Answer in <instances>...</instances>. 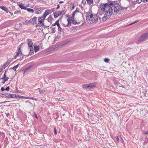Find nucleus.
Segmentation results:
<instances>
[{"instance_id":"17","label":"nucleus","mask_w":148,"mask_h":148,"mask_svg":"<svg viewBox=\"0 0 148 148\" xmlns=\"http://www.w3.org/2000/svg\"><path fill=\"white\" fill-rule=\"evenodd\" d=\"M26 10L29 13H34V9L29 8H27Z\"/></svg>"},{"instance_id":"6","label":"nucleus","mask_w":148,"mask_h":148,"mask_svg":"<svg viewBox=\"0 0 148 148\" xmlns=\"http://www.w3.org/2000/svg\"><path fill=\"white\" fill-rule=\"evenodd\" d=\"M147 39H148V33L143 34L140 37L138 38V42H141Z\"/></svg>"},{"instance_id":"37","label":"nucleus","mask_w":148,"mask_h":148,"mask_svg":"<svg viewBox=\"0 0 148 148\" xmlns=\"http://www.w3.org/2000/svg\"><path fill=\"white\" fill-rule=\"evenodd\" d=\"M63 25L64 26V27H69L70 26H71V25H68V23L67 25L66 24L65 25V24H63Z\"/></svg>"},{"instance_id":"18","label":"nucleus","mask_w":148,"mask_h":148,"mask_svg":"<svg viewBox=\"0 0 148 148\" xmlns=\"http://www.w3.org/2000/svg\"><path fill=\"white\" fill-rule=\"evenodd\" d=\"M0 8L6 12L7 13H8V9L5 8V6H0Z\"/></svg>"},{"instance_id":"38","label":"nucleus","mask_w":148,"mask_h":148,"mask_svg":"<svg viewBox=\"0 0 148 148\" xmlns=\"http://www.w3.org/2000/svg\"><path fill=\"white\" fill-rule=\"evenodd\" d=\"M9 86H8L5 89V90H7V91H8L9 90Z\"/></svg>"},{"instance_id":"9","label":"nucleus","mask_w":148,"mask_h":148,"mask_svg":"<svg viewBox=\"0 0 148 148\" xmlns=\"http://www.w3.org/2000/svg\"><path fill=\"white\" fill-rule=\"evenodd\" d=\"M94 14H92L90 12H88L86 14V19L87 22L92 18Z\"/></svg>"},{"instance_id":"16","label":"nucleus","mask_w":148,"mask_h":148,"mask_svg":"<svg viewBox=\"0 0 148 148\" xmlns=\"http://www.w3.org/2000/svg\"><path fill=\"white\" fill-rule=\"evenodd\" d=\"M5 97L8 98H11L13 97L14 95L13 94H9L6 93L5 95Z\"/></svg>"},{"instance_id":"12","label":"nucleus","mask_w":148,"mask_h":148,"mask_svg":"<svg viewBox=\"0 0 148 148\" xmlns=\"http://www.w3.org/2000/svg\"><path fill=\"white\" fill-rule=\"evenodd\" d=\"M6 71L4 72V74L3 77L1 78V79H3V82H2V83L3 84H4L5 82L7 81L9 79V77H6Z\"/></svg>"},{"instance_id":"50","label":"nucleus","mask_w":148,"mask_h":148,"mask_svg":"<svg viewBox=\"0 0 148 148\" xmlns=\"http://www.w3.org/2000/svg\"><path fill=\"white\" fill-rule=\"evenodd\" d=\"M121 87H123V88H125L124 86H121Z\"/></svg>"},{"instance_id":"22","label":"nucleus","mask_w":148,"mask_h":148,"mask_svg":"<svg viewBox=\"0 0 148 148\" xmlns=\"http://www.w3.org/2000/svg\"><path fill=\"white\" fill-rule=\"evenodd\" d=\"M32 66H30L27 67L26 68H25L23 70V71L24 72H26L30 68H31Z\"/></svg>"},{"instance_id":"11","label":"nucleus","mask_w":148,"mask_h":148,"mask_svg":"<svg viewBox=\"0 0 148 148\" xmlns=\"http://www.w3.org/2000/svg\"><path fill=\"white\" fill-rule=\"evenodd\" d=\"M59 20H58L56 21L55 23L52 24V26H54L55 25H57L58 27V31L60 32L61 31V28L60 27V24L59 23Z\"/></svg>"},{"instance_id":"29","label":"nucleus","mask_w":148,"mask_h":148,"mask_svg":"<svg viewBox=\"0 0 148 148\" xmlns=\"http://www.w3.org/2000/svg\"><path fill=\"white\" fill-rule=\"evenodd\" d=\"M19 66V64H17V65L14 66L13 67L12 69L14 71H16V69Z\"/></svg>"},{"instance_id":"30","label":"nucleus","mask_w":148,"mask_h":148,"mask_svg":"<svg viewBox=\"0 0 148 148\" xmlns=\"http://www.w3.org/2000/svg\"><path fill=\"white\" fill-rule=\"evenodd\" d=\"M39 90V91L40 93H42L44 92H45V90H42L40 88H38V89Z\"/></svg>"},{"instance_id":"51","label":"nucleus","mask_w":148,"mask_h":148,"mask_svg":"<svg viewBox=\"0 0 148 148\" xmlns=\"http://www.w3.org/2000/svg\"><path fill=\"white\" fill-rule=\"evenodd\" d=\"M5 102V101H4V102H0V103H4V102Z\"/></svg>"},{"instance_id":"24","label":"nucleus","mask_w":148,"mask_h":148,"mask_svg":"<svg viewBox=\"0 0 148 148\" xmlns=\"http://www.w3.org/2000/svg\"><path fill=\"white\" fill-rule=\"evenodd\" d=\"M82 87L84 88H89L88 84H84L82 85Z\"/></svg>"},{"instance_id":"13","label":"nucleus","mask_w":148,"mask_h":148,"mask_svg":"<svg viewBox=\"0 0 148 148\" xmlns=\"http://www.w3.org/2000/svg\"><path fill=\"white\" fill-rule=\"evenodd\" d=\"M34 9L35 11V13L37 14H38L40 13V11L41 10L40 8L36 6L34 7Z\"/></svg>"},{"instance_id":"36","label":"nucleus","mask_w":148,"mask_h":148,"mask_svg":"<svg viewBox=\"0 0 148 148\" xmlns=\"http://www.w3.org/2000/svg\"><path fill=\"white\" fill-rule=\"evenodd\" d=\"M54 134L55 135H56L57 134V132L56 130V128H54Z\"/></svg>"},{"instance_id":"52","label":"nucleus","mask_w":148,"mask_h":148,"mask_svg":"<svg viewBox=\"0 0 148 148\" xmlns=\"http://www.w3.org/2000/svg\"><path fill=\"white\" fill-rule=\"evenodd\" d=\"M146 1H148V0H145Z\"/></svg>"},{"instance_id":"46","label":"nucleus","mask_w":148,"mask_h":148,"mask_svg":"<svg viewBox=\"0 0 148 148\" xmlns=\"http://www.w3.org/2000/svg\"><path fill=\"white\" fill-rule=\"evenodd\" d=\"M63 3V1H60V2H59V3Z\"/></svg>"},{"instance_id":"10","label":"nucleus","mask_w":148,"mask_h":148,"mask_svg":"<svg viewBox=\"0 0 148 148\" xmlns=\"http://www.w3.org/2000/svg\"><path fill=\"white\" fill-rule=\"evenodd\" d=\"M50 13V11L49 10H46L44 12L43 16H42L43 17V18L45 19L46 17Z\"/></svg>"},{"instance_id":"15","label":"nucleus","mask_w":148,"mask_h":148,"mask_svg":"<svg viewBox=\"0 0 148 148\" xmlns=\"http://www.w3.org/2000/svg\"><path fill=\"white\" fill-rule=\"evenodd\" d=\"M53 14L54 15V17L55 18H56L60 15L59 11H56L55 12H54Z\"/></svg>"},{"instance_id":"14","label":"nucleus","mask_w":148,"mask_h":148,"mask_svg":"<svg viewBox=\"0 0 148 148\" xmlns=\"http://www.w3.org/2000/svg\"><path fill=\"white\" fill-rule=\"evenodd\" d=\"M37 17L36 16L34 17L32 19L30 20V21L32 22L34 24H36L37 23Z\"/></svg>"},{"instance_id":"39","label":"nucleus","mask_w":148,"mask_h":148,"mask_svg":"<svg viewBox=\"0 0 148 148\" xmlns=\"http://www.w3.org/2000/svg\"><path fill=\"white\" fill-rule=\"evenodd\" d=\"M60 6L59 4L57 5V7L56 8V9L58 10L60 8Z\"/></svg>"},{"instance_id":"44","label":"nucleus","mask_w":148,"mask_h":148,"mask_svg":"<svg viewBox=\"0 0 148 148\" xmlns=\"http://www.w3.org/2000/svg\"><path fill=\"white\" fill-rule=\"evenodd\" d=\"M34 115H35V117L36 119H38L37 116V115L35 113L34 114Z\"/></svg>"},{"instance_id":"28","label":"nucleus","mask_w":148,"mask_h":148,"mask_svg":"<svg viewBox=\"0 0 148 148\" xmlns=\"http://www.w3.org/2000/svg\"><path fill=\"white\" fill-rule=\"evenodd\" d=\"M17 52L18 53H19V54H20L22 55H23V53H22V51L20 47H18V51Z\"/></svg>"},{"instance_id":"33","label":"nucleus","mask_w":148,"mask_h":148,"mask_svg":"<svg viewBox=\"0 0 148 148\" xmlns=\"http://www.w3.org/2000/svg\"><path fill=\"white\" fill-rule=\"evenodd\" d=\"M104 61L108 63L109 61V60L108 58H105Z\"/></svg>"},{"instance_id":"25","label":"nucleus","mask_w":148,"mask_h":148,"mask_svg":"<svg viewBox=\"0 0 148 148\" xmlns=\"http://www.w3.org/2000/svg\"><path fill=\"white\" fill-rule=\"evenodd\" d=\"M87 3L89 4L90 5L93 3V0H86Z\"/></svg>"},{"instance_id":"19","label":"nucleus","mask_w":148,"mask_h":148,"mask_svg":"<svg viewBox=\"0 0 148 148\" xmlns=\"http://www.w3.org/2000/svg\"><path fill=\"white\" fill-rule=\"evenodd\" d=\"M96 85V83L95 82L91 83L90 84H89L88 85H89V88H92V87L95 86Z\"/></svg>"},{"instance_id":"31","label":"nucleus","mask_w":148,"mask_h":148,"mask_svg":"<svg viewBox=\"0 0 148 148\" xmlns=\"http://www.w3.org/2000/svg\"><path fill=\"white\" fill-rule=\"evenodd\" d=\"M19 97L20 98H25L26 99H28L29 98V97H24L23 96H19Z\"/></svg>"},{"instance_id":"2","label":"nucleus","mask_w":148,"mask_h":148,"mask_svg":"<svg viewBox=\"0 0 148 148\" xmlns=\"http://www.w3.org/2000/svg\"><path fill=\"white\" fill-rule=\"evenodd\" d=\"M79 12V9L77 8L76 10L73 12L72 17L71 18L68 17V18L67 19V21L68 22V25H71V23L74 25L77 24V22L74 19V17L75 15L77 13Z\"/></svg>"},{"instance_id":"41","label":"nucleus","mask_w":148,"mask_h":148,"mask_svg":"<svg viewBox=\"0 0 148 148\" xmlns=\"http://www.w3.org/2000/svg\"><path fill=\"white\" fill-rule=\"evenodd\" d=\"M5 89H4L3 87H2L1 88V90L2 91H3L4 90H5Z\"/></svg>"},{"instance_id":"32","label":"nucleus","mask_w":148,"mask_h":148,"mask_svg":"<svg viewBox=\"0 0 148 148\" xmlns=\"http://www.w3.org/2000/svg\"><path fill=\"white\" fill-rule=\"evenodd\" d=\"M56 30L55 28H52L51 30V32L53 33L55 32Z\"/></svg>"},{"instance_id":"5","label":"nucleus","mask_w":148,"mask_h":148,"mask_svg":"<svg viewBox=\"0 0 148 148\" xmlns=\"http://www.w3.org/2000/svg\"><path fill=\"white\" fill-rule=\"evenodd\" d=\"M98 19L99 20H101V18L98 17L96 14H94L92 18H91L89 21L87 22L88 23H96L98 21Z\"/></svg>"},{"instance_id":"42","label":"nucleus","mask_w":148,"mask_h":148,"mask_svg":"<svg viewBox=\"0 0 148 148\" xmlns=\"http://www.w3.org/2000/svg\"><path fill=\"white\" fill-rule=\"evenodd\" d=\"M143 91L144 92V94H145V93L146 92V91L145 89H143Z\"/></svg>"},{"instance_id":"49","label":"nucleus","mask_w":148,"mask_h":148,"mask_svg":"<svg viewBox=\"0 0 148 148\" xmlns=\"http://www.w3.org/2000/svg\"><path fill=\"white\" fill-rule=\"evenodd\" d=\"M34 100L36 101H37V99H34Z\"/></svg>"},{"instance_id":"23","label":"nucleus","mask_w":148,"mask_h":148,"mask_svg":"<svg viewBox=\"0 0 148 148\" xmlns=\"http://www.w3.org/2000/svg\"><path fill=\"white\" fill-rule=\"evenodd\" d=\"M70 7H71V10H73L75 8V5L72 2H70L69 3Z\"/></svg>"},{"instance_id":"27","label":"nucleus","mask_w":148,"mask_h":148,"mask_svg":"<svg viewBox=\"0 0 148 148\" xmlns=\"http://www.w3.org/2000/svg\"><path fill=\"white\" fill-rule=\"evenodd\" d=\"M22 55L21 54H19L17 52H16V55L14 56V59H16L20 55Z\"/></svg>"},{"instance_id":"4","label":"nucleus","mask_w":148,"mask_h":148,"mask_svg":"<svg viewBox=\"0 0 148 148\" xmlns=\"http://www.w3.org/2000/svg\"><path fill=\"white\" fill-rule=\"evenodd\" d=\"M27 41L28 42V45L29 48L30 50V52L27 55V56H31L34 53V48H33V44L32 42L29 39H28Z\"/></svg>"},{"instance_id":"1","label":"nucleus","mask_w":148,"mask_h":148,"mask_svg":"<svg viewBox=\"0 0 148 148\" xmlns=\"http://www.w3.org/2000/svg\"><path fill=\"white\" fill-rule=\"evenodd\" d=\"M112 3V1H110L107 3H101L100 5V8L104 12V16L101 18L103 22L106 21L113 14Z\"/></svg>"},{"instance_id":"7","label":"nucleus","mask_w":148,"mask_h":148,"mask_svg":"<svg viewBox=\"0 0 148 148\" xmlns=\"http://www.w3.org/2000/svg\"><path fill=\"white\" fill-rule=\"evenodd\" d=\"M45 19H43L42 16L39 17L38 18V24L40 26H43L44 25V21Z\"/></svg>"},{"instance_id":"8","label":"nucleus","mask_w":148,"mask_h":148,"mask_svg":"<svg viewBox=\"0 0 148 148\" xmlns=\"http://www.w3.org/2000/svg\"><path fill=\"white\" fill-rule=\"evenodd\" d=\"M100 116L98 115L97 116L95 115H94L93 117L92 121H93L92 123L93 124H95L97 121H99L100 119Z\"/></svg>"},{"instance_id":"26","label":"nucleus","mask_w":148,"mask_h":148,"mask_svg":"<svg viewBox=\"0 0 148 148\" xmlns=\"http://www.w3.org/2000/svg\"><path fill=\"white\" fill-rule=\"evenodd\" d=\"M68 43V42H67V41L64 42H62L60 44V46L62 47V46L66 45Z\"/></svg>"},{"instance_id":"21","label":"nucleus","mask_w":148,"mask_h":148,"mask_svg":"<svg viewBox=\"0 0 148 148\" xmlns=\"http://www.w3.org/2000/svg\"><path fill=\"white\" fill-rule=\"evenodd\" d=\"M19 7L21 8V9H23L26 10V7H25L24 5L23 4H19L18 5Z\"/></svg>"},{"instance_id":"43","label":"nucleus","mask_w":148,"mask_h":148,"mask_svg":"<svg viewBox=\"0 0 148 148\" xmlns=\"http://www.w3.org/2000/svg\"><path fill=\"white\" fill-rule=\"evenodd\" d=\"M29 98L28 99H34V98H33V97H29Z\"/></svg>"},{"instance_id":"40","label":"nucleus","mask_w":148,"mask_h":148,"mask_svg":"<svg viewBox=\"0 0 148 148\" xmlns=\"http://www.w3.org/2000/svg\"><path fill=\"white\" fill-rule=\"evenodd\" d=\"M143 134L145 135L147 134H148V131H147V132H144Z\"/></svg>"},{"instance_id":"3","label":"nucleus","mask_w":148,"mask_h":148,"mask_svg":"<svg viewBox=\"0 0 148 148\" xmlns=\"http://www.w3.org/2000/svg\"><path fill=\"white\" fill-rule=\"evenodd\" d=\"M112 8L114 9V12L116 14L119 13L120 12L121 6L118 3L112 1Z\"/></svg>"},{"instance_id":"34","label":"nucleus","mask_w":148,"mask_h":148,"mask_svg":"<svg viewBox=\"0 0 148 148\" xmlns=\"http://www.w3.org/2000/svg\"><path fill=\"white\" fill-rule=\"evenodd\" d=\"M59 12L60 15L62 14H65L64 12V11H61Z\"/></svg>"},{"instance_id":"45","label":"nucleus","mask_w":148,"mask_h":148,"mask_svg":"<svg viewBox=\"0 0 148 148\" xmlns=\"http://www.w3.org/2000/svg\"><path fill=\"white\" fill-rule=\"evenodd\" d=\"M116 138L117 140L119 141V138H118V136H117L116 137Z\"/></svg>"},{"instance_id":"48","label":"nucleus","mask_w":148,"mask_h":148,"mask_svg":"<svg viewBox=\"0 0 148 148\" xmlns=\"http://www.w3.org/2000/svg\"><path fill=\"white\" fill-rule=\"evenodd\" d=\"M136 21H135V22H133V23H131V24L130 25L132 24H134V23H136Z\"/></svg>"},{"instance_id":"20","label":"nucleus","mask_w":148,"mask_h":148,"mask_svg":"<svg viewBox=\"0 0 148 148\" xmlns=\"http://www.w3.org/2000/svg\"><path fill=\"white\" fill-rule=\"evenodd\" d=\"M34 51L35 53L37 52L39 50V47L38 46L35 45L34 46Z\"/></svg>"},{"instance_id":"35","label":"nucleus","mask_w":148,"mask_h":148,"mask_svg":"<svg viewBox=\"0 0 148 148\" xmlns=\"http://www.w3.org/2000/svg\"><path fill=\"white\" fill-rule=\"evenodd\" d=\"M19 13H21V12L18 10L14 12V14H17Z\"/></svg>"},{"instance_id":"47","label":"nucleus","mask_w":148,"mask_h":148,"mask_svg":"<svg viewBox=\"0 0 148 148\" xmlns=\"http://www.w3.org/2000/svg\"><path fill=\"white\" fill-rule=\"evenodd\" d=\"M9 115V113H7L6 114V116L7 117Z\"/></svg>"}]
</instances>
